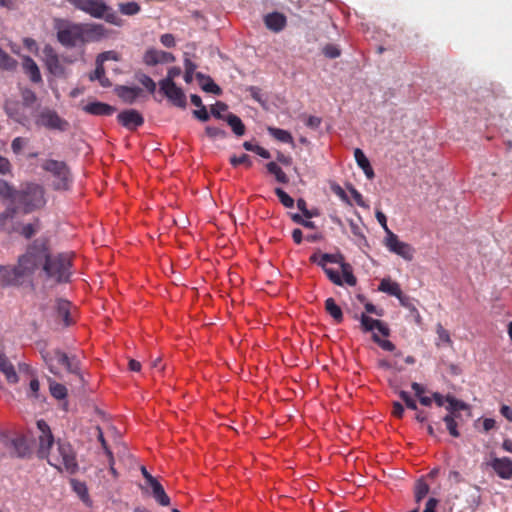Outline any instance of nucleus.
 Segmentation results:
<instances>
[{
	"label": "nucleus",
	"instance_id": "obj_1",
	"mask_svg": "<svg viewBox=\"0 0 512 512\" xmlns=\"http://www.w3.org/2000/svg\"><path fill=\"white\" fill-rule=\"evenodd\" d=\"M0 198L9 201L5 211L0 214V229H5V221L13 219L18 212L30 214L42 209L47 203L44 187L34 182L23 183L15 189L0 180Z\"/></svg>",
	"mask_w": 512,
	"mask_h": 512
},
{
	"label": "nucleus",
	"instance_id": "obj_2",
	"mask_svg": "<svg viewBox=\"0 0 512 512\" xmlns=\"http://www.w3.org/2000/svg\"><path fill=\"white\" fill-rule=\"evenodd\" d=\"M37 427L40 431L38 456L45 458L49 465L60 472L75 474L79 466L72 445L61 441H58L55 445L50 427L44 420H38Z\"/></svg>",
	"mask_w": 512,
	"mask_h": 512
},
{
	"label": "nucleus",
	"instance_id": "obj_3",
	"mask_svg": "<svg viewBox=\"0 0 512 512\" xmlns=\"http://www.w3.org/2000/svg\"><path fill=\"white\" fill-rule=\"evenodd\" d=\"M47 242L44 238L34 240L18 258L16 266L0 267V285L20 286L30 281L34 272L39 267L43 268L47 257Z\"/></svg>",
	"mask_w": 512,
	"mask_h": 512
},
{
	"label": "nucleus",
	"instance_id": "obj_4",
	"mask_svg": "<svg viewBox=\"0 0 512 512\" xmlns=\"http://www.w3.org/2000/svg\"><path fill=\"white\" fill-rule=\"evenodd\" d=\"M54 28L57 40L67 48H73L86 42L99 41L106 36V28L98 23H74L56 19Z\"/></svg>",
	"mask_w": 512,
	"mask_h": 512
},
{
	"label": "nucleus",
	"instance_id": "obj_5",
	"mask_svg": "<svg viewBox=\"0 0 512 512\" xmlns=\"http://www.w3.org/2000/svg\"><path fill=\"white\" fill-rule=\"evenodd\" d=\"M76 9L96 19H104L107 23L122 26L123 20L104 0H66Z\"/></svg>",
	"mask_w": 512,
	"mask_h": 512
},
{
	"label": "nucleus",
	"instance_id": "obj_6",
	"mask_svg": "<svg viewBox=\"0 0 512 512\" xmlns=\"http://www.w3.org/2000/svg\"><path fill=\"white\" fill-rule=\"evenodd\" d=\"M71 265V256L68 254L51 256L47 243V257L43 263V271L48 278H52L58 283L68 282L71 275Z\"/></svg>",
	"mask_w": 512,
	"mask_h": 512
},
{
	"label": "nucleus",
	"instance_id": "obj_7",
	"mask_svg": "<svg viewBox=\"0 0 512 512\" xmlns=\"http://www.w3.org/2000/svg\"><path fill=\"white\" fill-rule=\"evenodd\" d=\"M41 355L49 371L54 375H58L57 366L61 365L64 366L69 373L75 374L81 378L80 363L76 356L70 357L58 349L42 351Z\"/></svg>",
	"mask_w": 512,
	"mask_h": 512
},
{
	"label": "nucleus",
	"instance_id": "obj_8",
	"mask_svg": "<svg viewBox=\"0 0 512 512\" xmlns=\"http://www.w3.org/2000/svg\"><path fill=\"white\" fill-rule=\"evenodd\" d=\"M41 167L54 177L52 185L55 190H68L70 188L72 177L65 162L48 159L42 163Z\"/></svg>",
	"mask_w": 512,
	"mask_h": 512
},
{
	"label": "nucleus",
	"instance_id": "obj_9",
	"mask_svg": "<svg viewBox=\"0 0 512 512\" xmlns=\"http://www.w3.org/2000/svg\"><path fill=\"white\" fill-rule=\"evenodd\" d=\"M310 261L317 263L319 266H327V263H336L341 267V271L345 280V283L349 286H355L357 279L353 274L352 266L345 262V258L341 253L329 254L323 253L321 255L313 254L310 257Z\"/></svg>",
	"mask_w": 512,
	"mask_h": 512
},
{
	"label": "nucleus",
	"instance_id": "obj_10",
	"mask_svg": "<svg viewBox=\"0 0 512 512\" xmlns=\"http://www.w3.org/2000/svg\"><path fill=\"white\" fill-rule=\"evenodd\" d=\"M0 444L5 456L24 458L29 454V446L23 437L0 438Z\"/></svg>",
	"mask_w": 512,
	"mask_h": 512
},
{
	"label": "nucleus",
	"instance_id": "obj_11",
	"mask_svg": "<svg viewBox=\"0 0 512 512\" xmlns=\"http://www.w3.org/2000/svg\"><path fill=\"white\" fill-rule=\"evenodd\" d=\"M384 245L390 252L407 261H411L414 257V248L410 244L400 241L395 233H390L385 237Z\"/></svg>",
	"mask_w": 512,
	"mask_h": 512
},
{
	"label": "nucleus",
	"instance_id": "obj_12",
	"mask_svg": "<svg viewBox=\"0 0 512 512\" xmlns=\"http://www.w3.org/2000/svg\"><path fill=\"white\" fill-rule=\"evenodd\" d=\"M35 123L38 126H43L48 129L60 130V131L66 130V128L68 126V123L65 120L61 119L56 111L48 109V108L40 111V113L38 114V116L36 118Z\"/></svg>",
	"mask_w": 512,
	"mask_h": 512
},
{
	"label": "nucleus",
	"instance_id": "obj_13",
	"mask_svg": "<svg viewBox=\"0 0 512 512\" xmlns=\"http://www.w3.org/2000/svg\"><path fill=\"white\" fill-rule=\"evenodd\" d=\"M160 91L172 102L173 105L179 108H185L187 105L186 96L183 90L178 87L175 82L170 80H161L159 82Z\"/></svg>",
	"mask_w": 512,
	"mask_h": 512
},
{
	"label": "nucleus",
	"instance_id": "obj_14",
	"mask_svg": "<svg viewBox=\"0 0 512 512\" xmlns=\"http://www.w3.org/2000/svg\"><path fill=\"white\" fill-rule=\"evenodd\" d=\"M43 61L48 71L54 76H62L64 74V67L59 60V56L54 48L46 45L42 51Z\"/></svg>",
	"mask_w": 512,
	"mask_h": 512
},
{
	"label": "nucleus",
	"instance_id": "obj_15",
	"mask_svg": "<svg viewBox=\"0 0 512 512\" xmlns=\"http://www.w3.org/2000/svg\"><path fill=\"white\" fill-rule=\"evenodd\" d=\"M118 122L128 130H136L144 124V118L135 109H127L117 115Z\"/></svg>",
	"mask_w": 512,
	"mask_h": 512
},
{
	"label": "nucleus",
	"instance_id": "obj_16",
	"mask_svg": "<svg viewBox=\"0 0 512 512\" xmlns=\"http://www.w3.org/2000/svg\"><path fill=\"white\" fill-rule=\"evenodd\" d=\"M488 465L501 479H512V459L508 457H494L488 462Z\"/></svg>",
	"mask_w": 512,
	"mask_h": 512
},
{
	"label": "nucleus",
	"instance_id": "obj_17",
	"mask_svg": "<svg viewBox=\"0 0 512 512\" xmlns=\"http://www.w3.org/2000/svg\"><path fill=\"white\" fill-rule=\"evenodd\" d=\"M72 303L65 299H58L56 301L57 316L63 322L64 326L72 325L75 320L72 316Z\"/></svg>",
	"mask_w": 512,
	"mask_h": 512
},
{
	"label": "nucleus",
	"instance_id": "obj_18",
	"mask_svg": "<svg viewBox=\"0 0 512 512\" xmlns=\"http://www.w3.org/2000/svg\"><path fill=\"white\" fill-rule=\"evenodd\" d=\"M83 110L86 113L91 114V115L110 116L116 111V108L109 104L95 101V102L86 104L83 107Z\"/></svg>",
	"mask_w": 512,
	"mask_h": 512
},
{
	"label": "nucleus",
	"instance_id": "obj_19",
	"mask_svg": "<svg viewBox=\"0 0 512 512\" xmlns=\"http://www.w3.org/2000/svg\"><path fill=\"white\" fill-rule=\"evenodd\" d=\"M264 23L269 30L273 32H280L285 28L287 21L283 14L273 12L264 17Z\"/></svg>",
	"mask_w": 512,
	"mask_h": 512
},
{
	"label": "nucleus",
	"instance_id": "obj_20",
	"mask_svg": "<svg viewBox=\"0 0 512 512\" xmlns=\"http://www.w3.org/2000/svg\"><path fill=\"white\" fill-rule=\"evenodd\" d=\"M378 290L387 293L388 295L395 296L398 298L399 302L406 296L403 294L400 285L397 282L392 281L390 278L382 279L378 286Z\"/></svg>",
	"mask_w": 512,
	"mask_h": 512
},
{
	"label": "nucleus",
	"instance_id": "obj_21",
	"mask_svg": "<svg viewBox=\"0 0 512 512\" xmlns=\"http://www.w3.org/2000/svg\"><path fill=\"white\" fill-rule=\"evenodd\" d=\"M354 157L357 165L363 170L368 179H373L375 174L368 158L360 148L354 150Z\"/></svg>",
	"mask_w": 512,
	"mask_h": 512
},
{
	"label": "nucleus",
	"instance_id": "obj_22",
	"mask_svg": "<svg viewBox=\"0 0 512 512\" xmlns=\"http://www.w3.org/2000/svg\"><path fill=\"white\" fill-rule=\"evenodd\" d=\"M23 68L32 82L39 83L42 81L40 70L31 57L27 56L23 59Z\"/></svg>",
	"mask_w": 512,
	"mask_h": 512
},
{
	"label": "nucleus",
	"instance_id": "obj_23",
	"mask_svg": "<svg viewBox=\"0 0 512 512\" xmlns=\"http://www.w3.org/2000/svg\"><path fill=\"white\" fill-rule=\"evenodd\" d=\"M148 485L151 487L152 495L159 505L168 506L170 504L169 496L157 479Z\"/></svg>",
	"mask_w": 512,
	"mask_h": 512
},
{
	"label": "nucleus",
	"instance_id": "obj_24",
	"mask_svg": "<svg viewBox=\"0 0 512 512\" xmlns=\"http://www.w3.org/2000/svg\"><path fill=\"white\" fill-rule=\"evenodd\" d=\"M117 95L127 103H133L136 98L140 95L141 89L139 87H128L119 86L117 89Z\"/></svg>",
	"mask_w": 512,
	"mask_h": 512
},
{
	"label": "nucleus",
	"instance_id": "obj_25",
	"mask_svg": "<svg viewBox=\"0 0 512 512\" xmlns=\"http://www.w3.org/2000/svg\"><path fill=\"white\" fill-rule=\"evenodd\" d=\"M325 310L333 318L335 323L339 324L343 321L342 309L333 298H327L325 301Z\"/></svg>",
	"mask_w": 512,
	"mask_h": 512
},
{
	"label": "nucleus",
	"instance_id": "obj_26",
	"mask_svg": "<svg viewBox=\"0 0 512 512\" xmlns=\"http://www.w3.org/2000/svg\"><path fill=\"white\" fill-rule=\"evenodd\" d=\"M70 484L73 491L85 504L91 503L88 488L85 482L79 481L77 479H71Z\"/></svg>",
	"mask_w": 512,
	"mask_h": 512
},
{
	"label": "nucleus",
	"instance_id": "obj_27",
	"mask_svg": "<svg viewBox=\"0 0 512 512\" xmlns=\"http://www.w3.org/2000/svg\"><path fill=\"white\" fill-rule=\"evenodd\" d=\"M112 54V52H103L98 55L96 60V68L93 73L90 74L89 79L91 81L99 80L103 75H105V69L103 66V62L107 60L108 55Z\"/></svg>",
	"mask_w": 512,
	"mask_h": 512
},
{
	"label": "nucleus",
	"instance_id": "obj_28",
	"mask_svg": "<svg viewBox=\"0 0 512 512\" xmlns=\"http://www.w3.org/2000/svg\"><path fill=\"white\" fill-rule=\"evenodd\" d=\"M225 120L237 136L244 135L245 126L242 120L237 115L229 113L226 115Z\"/></svg>",
	"mask_w": 512,
	"mask_h": 512
},
{
	"label": "nucleus",
	"instance_id": "obj_29",
	"mask_svg": "<svg viewBox=\"0 0 512 512\" xmlns=\"http://www.w3.org/2000/svg\"><path fill=\"white\" fill-rule=\"evenodd\" d=\"M41 229V221L39 218H35L33 222L23 225L19 233L26 239L32 238Z\"/></svg>",
	"mask_w": 512,
	"mask_h": 512
},
{
	"label": "nucleus",
	"instance_id": "obj_30",
	"mask_svg": "<svg viewBox=\"0 0 512 512\" xmlns=\"http://www.w3.org/2000/svg\"><path fill=\"white\" fill-rule=\"evenodd\" d=\"M267 131L269 135L282 143H293V137L287 130L269 126Z\"/></svg>",
	"mask_w": 512,
	"mask_h": 512
},
{
	"label": "nucleus",
	"instance_id": "obj_31",
	"mask_svg": "<svg viewBox=\"0 0 512 512\" xmlns=\"http://www.w3.org/2000/svg\"><path fill=\"white\" fill-rule=\"evenodd\" d=\"M400 304L401 306L409 310L417 325H422V317L409 296L403 297L400 301Z\"/></svg>",
	"mask_w": 512,
	"mask_h": 512
},
{
	"label": "nucleus",
	"instance_id": "obj_32",
	"mask_svg": "<svg viewBox=\"0 0 512 512\" xmlns=\"http://www.w3.org/2000/svg\"><path fill=\"white\" fill-rule=\"evenodd\" d=\"M267 171L274 175L276 180L279 183L286 184L289 181V178L287 177L286 173L281 169L280 166H278L275 162H269L266 164Z\"/></svg>",
	"mask_w": 512,
	"mask_h": 512
},
{
	"label": "nucleus",
	"instance_id": "obj_33",
	"mask_svg": "<svg viewBox=\"0 0 512 512\" xmlns=\"http://www.w3.org/2000/svg\"><path fill=\"white\" fill-rule=\"evenodd\" d=\"M446 403V410L448 411V413L469 409L468 405L465 402L458 400L451 395L446 396Z\"/></svg>",
	"mask_w": 512,
	"mask_h": 512
},
{
	"label": "nucleus",
	"instance_id": "obj_34",
	"mask_svg": "<svg viewBox=\"0 0 512 512\" xmlns=\"http://www.w3.org/2000/svg\"><path fill=\"white\" fill-rule=\"evenodd\" d=\"M49 389L51 395L58 400L64 399L67 396L66 387L60 383L50 381Z\"/></svg>",
	"mask_w": 512,
	"mask_h": 512
},
{
	"label": "nucleus",
	"instance_id": "obj_35",
	"mask_svg": "<svg viewBox=\"0 0 512 512\" xmlns=\"http://www.w3.org/2000/svg\"><path fill=\"white\" fill-rule=\"evenodd\" d=\"M141 10L140 5L136 2H127L119 4V11L128 16H133Z\"/></svg>",
	"mask_w": 512,
	"mask_h": 512
},
{
	"label": "nucleus",
	"instance_id": "obj_36",
	"mask_svg": "<svg viewBox=\"0 0 512 512\" xmlns=\"http://www.w3.org/2000/svg\"><path fill=\"white\" fill-rule=\"evenodd\" d=\"M17 66V61L0 49V68L13 70Z\"/></svg>",
	"mask_w": 512,
	"mask_h": 512
},
{
	"label": "nucleus",
	"instance_id": "obj_37",
	"mask_svg": "<svg viewBox=\"0 0 512 512\" xmlns=\"http://www.w3.org/2000/svg\"><path fill=\"white\" fill-rule=\"evenodd\" d=\"M429 492L428 484L423 480H418L415 486V501L419 503Z\"/></svg>",
	"mask_w": 512,
	"mask_h": 512
},
{
	"label": "nucleus",
	"instance_id": "obj_38",
	"mask_svg": "<svg viewBox=\"0 0 512 512\" xmlns=\"http://www.w3.org/2000/svg\"><path fill=\"white\" fill-rule=\"evenodd\" d=\"M361 327L364 332L373 331L377 324H380V320L373 319L366 314H362L360 317Z\"/></svg>",
	"mask_w": 512,
	"mask_h": 512
},
{
	"label": "nucleus",
	"instance_id": "obj_39",
	"mask_svg": "<svg viewBox=\"0 0 512 512\" xmlns=\"http://www.w3.org/2000/svg\"><path fill=\"white\" fill-rule=\"evenodd\" d=\"M143 61L149 66H154L160 63L159 50L149 49L145 52Z\"/></svg>",
	"mask_w": 512,
	"mask_h": 512
},
{
	"label": "nucleus",
	"instance_id": "obj_40",
	"mask_svg": "<svg viewBox=\"0 0 512 512\" xmlns=\"http://www.w3.org/2000/svg\"><path fill=\"white\" fill-rule=\"evenodd\" d=\"M328 279L335 285L342 286L345 282L344 277L342 278L338 271L328 268L327 266L322 267Z\"/></svg>",
	"mask_w": 512,
	"mask_h": 512
},
{
	"label": "nucleus",
	"instance_id": "obj_41",
	"mask_svg": "<svg viewBox=\"0 0 512 512\" xmlns=\"http://www.w3.org/2000/svg\"><path fill=\"white\" fill-rule=\"evenodd\" d=\"M275 194L286 208H292L294 206V199L290 197L283 189L275 188Z\"/></svg>",
	"mask_w": 512,
	"mask_h": 512
},
{
	"label": "nucleus",
	"instance_id": "obj_42",
	"mask_svg": "<svg viewBox=\"0 0 512 512\" xmlns=\"http://www.w3.org/2000/svg\"><path fill=\"white\" fill-rule=\"evenodd\" d=\"M436 333L438 335L439 341L442 343H445L447 345H452V340L450 337V333L448 330H446L441 323H438L436 325Z\"/></svg>",
	"mask_w": 512,
	"mask_h": 512
},
{
	"label": "nucleus",
	"instance_id": "obj_43",
	"mask_svg": "<svg viewBox=\"0 0 512 512\" xmlns=\"http://www.w3.org/2000/svg\"><path fill=\"white\" fill-rule=\"evenodd\" d=\"M443 421L445 422L446 428L452 437L457 438L460 436V432L457 429L458 422L453 421L451 416H444Z\"/></svg>",
	"mask_w": 512,
	"mask_h": 512
},
{
	"label": "nucleus",
	"instance_id": "obj_44",
	"mask_svg": "<svg viewBox=\"0 0 512 512\" xmlns=\"http://www.w3.org/2000/svg\"><path fill=\"white\" fill-rule=\"evenodd\" d=\"M228 109V106L223 102H216L215 105L211 107V114L217 118V119H224L226 116H223V112H225Z\"/></svg>",
	"mask_w": 512,
	"mask_h": 512
},
{
	"label": "nucleus",
	"instance_id": "obj_45",
	"mask_svg": "<svg viewBox=\"0 0 512 512\" xmlns=\"http://www.w3.org/2000/svg\"><path fill=\"white\" fill-rule=\"evenodd\" d=\"M202 89L205 92L213 93L216 95H219L221 93L220 87L217 84H215L210 77H207L206 81L202 83Z\"/></svg>",
	"mask_w": 512,
	"mask_h": 512
},
{
	"label": "nucleus",
	"instance_id": "obj_46",
	"mask_svg": "<svg viewBox=\"0 0 512 512\" xmlns=\"http://www.w3.org/2000/svg\"><path fill=\"white\" fill-rule=\"evenodd\" d=\"M2 373L5 375V377L9 383L14 384V383L18 382V375L15 371L14 366L11 363H9L6 366V368L2 371Z\"/></svg>",
	"mask_w": 512,
	"mask_h": 512
},
{
	"label": "nucleus",
	"instance_id": "obj_47",
	"mask_svg": "<svg viewBox=\"0 0 512 512\" xmlns=\"http://www.w3.org/2000/svg\"><path fill=\"white\" fill-rule=\"evenodd\" d=\"M230 163L232 166L236 167L240 164H245L247 165L248 167H250L252 165V162L250 160V157L249 155L247 154H242L241 156H232L230 158Z\"/></svg>",
	"mask_w": 512,
	"mask_h": 512
},
{
	"label": "nucleus",
	"instance_id": "obj_48",
	"mask_svg": "<svg viewBox=\"0 0 512 512\" xmlns=\"http://www.w3.org/2000/svg\"><path fill=\"white\" fill-rule=\"evenodd\" d=\"M139 82L150 92L154 93L156 90V83L153 81L151 77L148 75H141L139 77Z\"/></svg>",
	"mask_w": 512,
	"mask_h": 512
},
{
	"label": "nucleus",
	"instance_id": "obj_49",
	"mask_svg": "<svg viewBox=\"0 0 512 512\" xmlns=\"http://www.w3.org/2000/svg\"><path fill=\"white\" fill-rule=\"evenodd\" d=\"M27 139L23 137H16L11 143V148L15 154H20L23 148L27 145Z\"/></svg>",
	"mask_w": 512,
	"mask_h": 512
},
{
	"label": "nucleus",
	"instance_id": "obj_50",
	"mask_svg": "<svg viewBox=\"0 0 512 512\" xmlns=\"http://www.w3.org/2000/svg\"><path fill=\"white\" fill-rule=\"evenodd\" d=\"M205 133L211 139L224 138L226 136V132L224 130L211 126H207L205 128Z\"/></svg>",
	"mask_w": 512,
	"mask_h": 512
},
{
	"label": "nucleus",
	"instance_id": "obj_51",
	"mask_svg": "<svg viewBox=\"0 0 512 512\" xmlns=\"http://www.w3.org/2000/svg\"><path fill=\"white\" fill-rule=\"evenodd\" d=\"M323 53H324V55L326 57H328L330 59L337 58L341 54L340 49L337 46L333 45V44L326 45L323 48Z\"/></svg>",
	"mask_w": 512,
	"mask_h": 512
},
{
	"label": "nucleus",
	"instance_id": "obj_52",
	"mask_svg": "<svg viewBox=\"0 0 512 512\" xmlns=\"http://www.w3.org/2000/svg\"><path fill=\"white\" fill-rule=\"evenodd\" d=\"M373 341L377 343L382 349L392 352L395 350V345L389 340H382L376 334L372 336Z\"/></svg>",
	"mask_w": 512,
	"mask_h": 512
},
{
	"label": "nucleus",
	"instance_id": "obj_53",
	"mask_svg": "<svg viewBox=\"0 0 512 512\" xmlns=\"http://www.w3.org/2000/svg\"><path fill=\"white\" fill-rule=\"evenodd\" d=\"M399 396L404 401L407 408L417 410L416 401L409 395L408 392L400 391Z\"/></svg>",
	"mask_w": 512,
	"mask_h": 512
},
{
	"label": "nucleus",
	"instance_id": "obj_54",
	"mask_svg": "<svg viewBox=\"0 0 512 512\" xmlns=\"http://www.w3.org/2000/svg\"><path fill=\"white\" fill-rule=\"evenodd\" d=\"M348 190L358 206L366 207L362 194L356 188L349 186Z\"/></svg>",
	"mask_w": 512,
	"mask_h": 512
},
{
	"label": "nucleus",
	"instance_id": "obj_55",
	"mask_svg": "<svg viewBox=\"0 0 512 512\" xmlns=\"http://www.w3.org/2000/svg\"><path fill=\"white\" fill-rule=\"evenodd\" d=\"M376 219L379 222V224L382 226V228L384 229L386 236L390 235V233H393L387 225V218L383 212L377 211Z\"/></svg>",
	"mask_w": 512,
	"mask_h": 512
},
{
	"label": "nucleus",
	"instance_id": "obj_56",
	"mask_svg": "<svg viewBox=\"0 0 512 512\" xmlns=\"http://www.w3.org/2000/svg\"><path fill=\"white\" fill-rule=\"evenodd\" d=\"M193 115L195 118H197L198 120H200L202 122H206L210 118V115H209L205 105L200 107L198 110H194Z\"/></svg>",
	"mask_w": 512,
	"mask_h": 512
},
{
	"label": "nucleus",
	"instance_id": "obj_57",
	"mask_svg": "<svg viewBox=\"0 0 512 512\" xmlns=\"http://www.w3.org/2000/svg\"><path fill=\"white\" fill-rule=\"evenodd\" d=\"M22 98L26 105H31L32 103H34L36 101V95L30 89H26L23 91Z\"/></svg>",
	"mask_w": 512,
	"mask_h": 512
},
{
	"label": "nucleus",
	"instance_id": "obj_58",
	"mask_svg": "<svg viewBox=\"0 0 512 512\" xmlns=\"http://www.w3.org/2000/svg\"><path fill=\"white\" fill-rule=\"evenodd\" d=\"M160 41L167 48H171V47L175 46V39L172 34H169V33L163 34L160 38Z\"/></svg>",
	"mask_w": 512,
	"mask_h": 512
},
{
	"label": "nucleus",
	"instance_id": "obj_59",
	"mask_svg": "<svg viewBox=\"0 0 512 512\" xmlns=\"http://www.w3.org/2000/svg\"><path fill=\"white\" fill-rule=\"evenodd\" d=\"M247 91L250 93L251 97L259 102V103H263V100L261 98V89L259 87H256V86H250L248 87Z\"/></svg>",
	"mask_w": 512,
	"mask_h": 512
},
{
	"label": "nucleus",
	"instance_id": "obj_60",
	"mask_svg": "<svg viewBox=\"0 0 512 512\" xmlns=\"http://www.w3.org/2000/svg\"><path fill=\"white\" fill-rule=\"evenodd\" d=\"M322 120L320 117H317V116H309L306 120V126L307 127H310L312 129H317L320 124H321Z\"/></svg>",
	"mask_w": 512,
	"mask_h": 512
},
{
	"label": "nucleus",
	"instance_id": "obj_61",
	"mask_svg": "<svg viewBox=\"0 0 512 512\" xmlns=\"http://www.w3.org/2000/svg\"><path fill=\"white\" fill-rule=\"evenodd\" d=\"M392 414L394 417L396 418H402L403 415H404V407L401 403L399 402H394L393 403V409H392Z\"/></svg>",
	"mask_w": 512,
	"mask_h": 512
},
{
	"label": "nucleus",
	"instance_id": "obj_62",
	"mask_svg": "<svg viewBox=\"0 0 512 512\" xmlns=\"http://www.w3.org/2000/svg\"><path fill=\"white\" fill-rule=\"evenodd\" d=\"M10 162L8 159L0 156V174L5 175L10 172Z\"/></svg>",
	"mask_w": 512,
	"mask_h": 512
},
{
	"label": "nucleus",
	"instance_id": "obj_63",
	"mask_svg": "<svg viewBox=\"0 0 512 512\" xmlns=\"http://www.w3.org/2000/svg\"><path fill=\"white\" fill-rule=\"evenodd\" d=\"M438 504V500L435 499V498H429L427 503H426V506H425V509L423 512H436V506Z\"/></svg>",
	"mask_w": 512,
	"mask_h": 512
},
{
	"label": "nucleus",
	"instance_id": "obj_64",
	"mask_svg": "<svg viewBox=\"0 0 512 512\" xmlns=\"http://www.w3.org/2000/svg\"><path fill=\"white\" fill-rule=\"evenodd\" d=\"M501 415L509 422H512V409L508 405H502L500 408Z\"/></svg>",
	"mask_w": 512,
	"mask_h": 512
}]
</instances>
